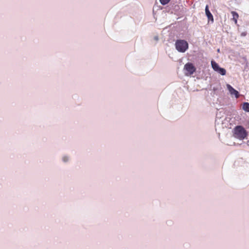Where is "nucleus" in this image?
Segmentation results:
<instances>
[{
  "label": "nucleus",
  "instance_id": "1",
  "mask_svg": "<svg viewBox=\"0 0 249 249\" xmlns=\"http://www.w3.org/2000/svg\"><path fill=\"white\" fill-rule=\"evenodd\" d=\"M248 135L246 130L241 125L235 126L233 130V136L239 140L245 139Z\"/></svg>",
  "mask_w": 249,
  "mask_h": 249
},
{
  "label": "nucleus",
  "instance_id": "2",
  "mask_svg": "<svg viewBox=\"0 0 249 249\" xmlns=\"http://www.w3.org/2000/svg\"><path fill=\"white\" fill-rule=\"evenodd\" d=\"M175 45L176 49L181 53H184L188 48V43L184 40H177Z\"/></svg>",
  "mask_w": 249,
  "mask_h": 249
},
{
  "label": "nucleus",
  "instance_id": "3",
  "mask_svg": "<svg viewBox=\"0 0 249 249\" xmlns=\"http://www.w3.org/2000/svg\"><path fill=\"white\" fill-rule=\"evenodd\" d=\"M184 69L187 71L186 75H191L195 72L196 69L191 63H186L184 67Z\"/></svg>",
  "mask_w": 249,
  "mask_h": 249
},
{
  "label": "nucleus",
  "instance_id": "4",
  "mask_svg": "<svg viewBox=\"0 0 249 249\" xmlns=\"http://www.w3.org/2000/svg\"><path fill=\"white\" fill-rule=\"evenodd\" d=\"M227 88L231 95H234L236 98H239V93L238 91L233 88L230 84H227Z\"/></svg>",
  "mask_w": 249,
  "mask_h": 249
},
{
  "label": "nucleus",
  "instance_id": "5",
  "mask_svg": "<svg viewBox=\"0 0 249 249\" xmlns=\"http://www.w3.org/2000/svg\"><path fill=\"white\" fill-rule=\"evenodd\" d=\"M205 13H206V15L208 18L211 20L212 21V22H213V16L212 15V14L211 13V12H210L209 10V7H208V5H206V7H205Z\"/></svg>",
  "mask_w": 249,
  "mask_h": 249
},
{
  "label": "nucleus",
  "instance_id": "6",
  "mask_svg": "<svg viewBox=\"0 0 249 249\" xmlns=\"http://www.w3.org/2000/svg\"><path fill=\"white\" fill-rule=\"evenodd\" d=\"M232 15V20L234 21L235 24L237 23V19L239 18V15L237 13H236L235 11H232L231 12Z\"/></svg>",
  "mask_w": 249,
  "mask_h": 249
},
{
  "label": "nucleus",
  "instance_id": "7",
  "mask_svg": "<svg viewBox=\"0 0 249 249\" xmlns=\"http://www.w3.org/2000/svg\"><path fill=\"white\" fill-rule=\"evenodd\" d=\"M211 65H212V67L213 69L215 71H217L220 68L218 64L214 61H211Z\"/></svg>",
  "mask_w": 249,
  "mask_h": 249
},
{
  "label": "nucleus",
  "instance_id": "8",
  "mask_svg": "<svg viewBox=\"0 0 249 249\" xmlns=\"http://www.w3.org/2000/svg\"><path fill=\"white\" fill-rule=\"evenodd\" d=\"M242 108L246 112H249V103L247 102L244 103L242 105Z\"/></svg>",
  "mask_w": 249,
  "mask_h": 249
},
{
  "label": "nucleus",
  "instance_id": "9",
  "mask_svg": "<svg viewBox=\"0 0 249 249\" xmlns=\"http://www.w3.org/2000/svg\"><path fill=\"white\" fill-rule=\"evenodd\" d=\"M216 72H218L222 75H225L226 73V70L220 67L218 69Z\"/></svg>",
  "mask_w": 249,
  "mask_h": 249
},
{
  "label": "nucleus",
  "instance_id": "10",
  "mask_svg": "<svg viewBox=\"0 0 249 249\" xmlns=\"http://www.w3.org/2000/svg\"><path fill=\"white\" fill-rule=\"evenodd\" d=\"M170 0H160V1L162 5H164L169 3Z\"/></svg>",
  "mask_w": 249,
  "mask_h": 249
},
{
  "label": "nucleus",
  "instance_id": "11",
  "mask_svg": "<svg viewBox=\"0 0 249 249\" xmlns=\"http://www.w3.org/2000/svg\"><path fill=\"white\" fill-rule=\"evenodd\" d=\"M63 160L64 161L66 162L68 160V158L67 157H64L63 158Z\"/></svg>",
  "mask_w": 249,
  "mask_h": 249
},
{
  "label": "nucleus",
  "instance_id": "12",
  "mask_svg": "<svg viewBox=\"0 0 249 249\" xmlns=\"http://www.w3.org/2000/svg\"><path fill=\"white\" fill-rule=\"evenodd\" d=\"M158 37H155V39L158 40Z\"/></svg>",
  "mask_w": 249,
  "mask_h": 249
}]
</instances>
